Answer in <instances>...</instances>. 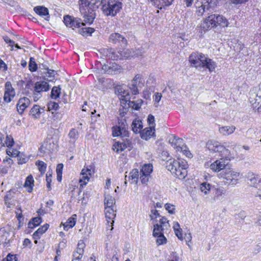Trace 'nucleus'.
Here are the masks:
<instances>
[{
    "label": "nucleus",
    "instance_id": "e433bc0d",
    "mask_svg": "<svg viewBox=\"0 0 261 261\" xmlns=\"http://www.w3.org/2000/svg\"><path fill=\"white\" fill-rule=\"evenodd\" d=\"M165 228L160 225L159 224L157 223L154 225L153 230V236L156 237V236L164 234V230Z\"/></svg>",
    "mask_w": 261,
    "mask_h": 261
},
{
    "label": "nucleus",
    "instance_id": "423d86ee",
    "mask_svg": "<svg viewBox=\"0 0 261 261\" xmlns=\"http://www.w3.org/2000/svg\"><path fill=\"white\" fill-rule=\"evenodd\" d=\"M206 147L212 152H219L221 155H224L229 159H233L228 149L221 145L220 143L214 140L208 141L206 144Z\"/></svg>",
    "mask_w": 261,
    "mask_h": 261
},
{
    "label": "nucleus",
    "instance_id": "72a5a7b5",
    "mask_svg": "<svg viewBox=\"0 0 261 261\" xmlns=\"http://www.w3.org/2000/svg\"><path fill=\"white\" fill-rule=\"evenodd\" d=\"M153 170V166L151 164H144L140 171V173L150 175Z\"/></svg>",
    "mask_w": 261,
    "mask_h": 261
},
{
    "label": "nucleus",
    "instance_id": "0eeeda50",
    "mask_svg": "<svg viewBox=\"0 0 261 261\" xmlns=\"http://www.w3.org/2000/svg\"><path fill=\"white\" fill-rule=\"evenodd\" d=\"M34 88L33 97L36 101L42 96V92L49 90L50 86L47 82L40 81L35 84Z\"/></svg>",
    "mask_w": 261,
    "mask_h": 261
},
{
    "label": "nucleus",
    "instance_id": "39448f33",
    "mask_svg": "<svg viewBox=\"0 0 261 261\" xmlns=\"http://www.w3.org/2000/svg\"><path fill=\"white\" fill-rule=\"evenodd\" d=\"M219 177L223 179L225 185L234 186L239 180L241 173L232 168H227L219 174Z\"/></svg>",
    "mask_w": 261,
    "mask_h": 261
},
{
    "label": "nucleus",
    "instance_id": "8fccbe9b",
    "mask_svg": "<svg viewBox=\"0 0 261 261\" xmlns=\"http://www.w3.org/2000/svg\"><path fill=\"white\" fill-rule=\"evenodd\" d=\"M84 252V250L76 248V250L74 252L73 256L75 259L80 260L82 258Z\"/></svg>",
    "mask_w": 261,
    "mask_h": 261
},
{
    "label": "nucleus",
    "instance_id": "9b49d317",
    "mask_svg": "<svg viewBox=\"0 0 261 261\" xmlns=\"http://www.w3.org/2000/svg\"><path fill=\"white\" fill-rule=\"evenodd\" d=\"M80 11L83 15L84 23L91 24L95 16V14L93 11L88 7L86 9L81 8Z\"/></svg>",
    "mask_w": 261,
    "mask_h": 261
},
{
    "label": "nucleus",
    "instance_id": "e2e57ef3",
    "mask_svg": "<svg viewBox=\"0 0 261 261\" xmlns=\"http://www.w3.org/2000/svg\"><path fill=\"white\" fill-rule=\"evenodd\" d=\"M14 144V141L13 138L7 136L6 140L5 141V144L6 146L10 147L13 145Z\"/></svg>",
    "mask_w": 261,
    "mask_h": 261
},
{
    "label": "nucleus",
    "instance_id": "79ce46f5",
    "mask_svg": "<svg viewBox=\"0 0 261 261\" xmlns=\"http://www.w3.org/2000/svg\"><path fill=\"white\" fill-rule=\"evenodd\" d=\"M33 185V177L32 175H29L27 177L24 186L25 187H29V188H30V190H29V192H31L32 190V186Z\"/></svg>",
    "mask_w": 261,
    "mask_h": 261
},
{
    "label": "nucleus",
    "instance_id": "a878e982",
    "mask_svg": "<svg viewBox=\"0 0 261 261\" xmlns=\"http://www.w3.org/2000/svg\"><path fill=\"white\" fill-rule=\"evenodd\" d=\"M236 127L233 125L224 126L219 127V132L224 136H228L232 134L235 130Z\"/></svg>",
    "mask_w": 261,
    "mask_h": 261
},
{
    "label": "nucleus",
    "instance_id": "20e7f679",
    "mask_svg": "<svg viewBox=\"0 0 261 261\" xmlns=\"http://www.w3.org/2000/svg\"><path fill=\"white\" fill-rule=\"evenodd\" d=\"M120 0H102L96 7H101L103 14L107 16H115L122 9Z\"/></svg>",
    "mask_w": 261,
    "mask_h": 261
},
{
    "label": "nucleus",
    "instance_id": "bb28decb",
    "mask_svg": "<svg viewBox=\"0 0 261 261\" xmlns=\"http://www.w3.org/2000/svg\"><path fill=\"white\" fill-rule=\"evenodd\" d=\"M132 130L136 134L141 132L143 128L142 121L139 119H135L132 123Z\"/></svg>",
    "mask_w": 261,
    "mask_h": 261
},
{
    "label": "nucleus",
    "instance_id": "f8f14e48",
    "mask_svg": "<svg viewBox=\"0 0 261 261\" xmlns=\"http://www.w3.org/2000/svg\"><path fill=\"white\" fill-rule=\"evenodd\" d=\"M15 96L14 89L12 87L10 82H7L5 84L4 100L7 102H10Z\"/></svg>",
    "mask_w": 261,
    "mask_h": 261
},
{
    "label": "nucleus",
    "instance_id": "b1692460",
    "mask_svg": "<svg viewBox=\"0 0 261 261\" xmlns=\"http://www.w3.org/2000/svg\"><path fill=\"white\" fill-rule=\"evenodd\" d=\"M34 11L39 15L43 17L46 16L45 17V19L46 20H49V13L47 8L43 6H36L34 8Z\"/></svg>",
    "mask_w": 261,
    "mask_h": 261
},
{
    "label": "nucleus",
    "instance_id": "052dcab7",
    "mask_svg": "<svg viewBox=\"0 0 261 261\" xmlns=\"http://www.w3.org/2000/svg\"><path fill=\"white\" fill-rule=\"evenodd\" d=\"M165 209L168 211V213L171 214H173L175 213L174 212V210H175V207H174V205L170 204V203H166L165 205Z\"/></svg>",
    "mask_w": 261,
    "mask_h": 261
},
{
    "label": "nucleus",
    "instance_id": "ea45409f",
    "mask_svg": "<svg viewBox=\"0 0 261 261\" xmlns=\"http://www.w3.org/2000/svg\"><path fill=\"white\" fill-rule=\"evenodd\" d=\"M81 24L84 25L85 23H84V22H81V19L80 18H74L73 19L71 26L69 28H71L73 30H74L75 28H79L81 27Z\"/></svg>",
    "mask_w": 261,
    "mask_h": 261
},
{
    "label": "nucleus",
    "instance_id": "cd10ccee",
    "mask_svg": "<svg viewBox=\"0 0 261 261\" xmlns=\"http://www.w3.org/2000/svg\"><path fill=\"white\" fill-rule=\"evenodd\" d=\"M54 144H51L48 141L44 142L40 148L41 152L49 153L53 151Z\"/></svg>",
    "mask_w": 261,
    "mask_h": 261
},
{
    "label": "nucleus",
    "instance_id": "37998d69",
    "mask_svg": "<svg viewBox=\"0 0 261 261\" xmlns=\"http://www.w3.org/2000/svg\"><path fill=\"white\" fill-rule=\"evenodd\" d=\"M68 136L70 139L72 140L73 141H75L79 138V132L75 128H72L69 132Z\"/></svg>",
    "mask_w": 261,
    "mask_h": 261
},
{
    "label": "nucleus",
    "instance_id": "f3484780",
    "mask_svg": "<svg viewBox=\"0 0 261 261\" xmlns=\"http://www.w3.org/2000/svg\"><path fill=\"white\" fill-rule=\"evenodd\" d=\"M182 142V139L179 138H174L172 142V143L175 144L176 146V148L178 150L180 149L181 151L183 152L184 154L186 155L189 158H191L192 157V153L188 150L187 146H182L180 147L179 145Z\"/></svg>",
    "mask_w": 261,
    "mask_h": 261
},
{
    "label": "nucleus",
    "instance_id": "2eb2a0df",
    "mask_svg": "<svg viewBox=\"0 0 261 261\" xmlns=\"http://www.w3.org/2000/svg\"><path fill=\"white\" fill-rule=\"evenodd\" d=\"M92 173L91 169L87 167L84 168L81 172L80 178L79 182L81 183L80 186L83 187L87 185L89 182L90 177L91 176Z\"/></svg>",
    "mask_w": 261,
    "mask_h": 261
},
{
    "label": "nucleus",
    "instance_id": "4468645a",
    "mask_svg": "<svg viewBox=\"0 0 261 261\" xmlns=\"http://www.w3.org/2000/svg\"><path fill=\"white\" fill-rule=\"evenodd\" d=\"M247 183L252 187H257L261 182V178L257 174L249 172L246 175Z\"/></svg>",
    "mask_w": 261,
    "mask_h": 261
},
{
    "label": "nucleus",
    "instance_id": "f704fd0d",
    "mask_svg": "<svg viewBox=\"0 0 261 261\" xmlns=\"http://www.w3.org/2000/svg\"><path fill=\"white\" fill-rule=\"evenodd\" d=\"M94 31V29L92 28L87 27L80 29L78 30L79 33L83 36H87L91 35Z\"/></svg>",
    "mask_w": 261,
    "mask_h": 261
},
{
    "label": "nucleus",
    "instance_id": "4d7b16f0",
    "mask_svg": "<svg viewBox=\"0 0 261 261\" xmlns=\"http://www.w3.org/2000/svg\"><path fill=\"white\" fill-rule=\"evenodd\" d=\"M150 175L140 173V178L143 184H147L149 181Z\"/></svg>",
    "mask_w": 261,
    "mask_h": 261
},
{
    "label": "nucleus",
    "instance_id": "c85d7f7f",
    "mask_svg": "<svg viewBox=\"0 0 261 261\" xmlns=\"http://www.w3.org/2000/svg\"><path fill=\"white\" fill-rule=\"evenodd\" d=\"M49 225L45 224L43 226L39 227L33 234V238L35 239H38L40 236L44 233L48 228Z\"/></svg>",
    "mask_w": 261,
    "mask_h": 261
},
{
    "label": "nucleus",
    "instance_id": "bf43d9fd",
    "mask_svg": "<svg viewBox=\"0 0 261 261\" xmlns=\"http://www.w3.org/2000/svg\"><path fill=\"white\" fill-rule=\"evenodd\" d=\"M72 20L73 19L69 15H66L64 17V22L67 27L69 28L71 26Z\"/></svg>",
    "mask_w": 261,
    "mask_h": 261
},
{
    "label": "nucleus",
    "instance_id": "0e129e2a",
    "mask_svg": "<svg viewBox=\"0 0 261 261\" xmlns=\"http://www.w3.org/2000/svg\"><path fill=\"white\" fill-rule=\"evenodd\" d=\"M160 214L158 211L155 209L151 210V214H150V217L151 220L156 219L158 217H160Z\"/></svg>",
    "mask_w": 261,
    "mask_h": 261
},
{
    "label": "nucleus",
    "instance_id": "13d9d810",
    "mask_svg": "<svg viewBox=\"0 0 261 261\" xmlns=\"http://www.w3.org/2000/svg\"><path fill=\"white\" fill-rule=\"evenodd\" d=\"M159 222H160V224H159L160 225L162 226V227H163L165 228H167V227L169 226L168 221L167 219L164 217H162L160 219Z\"/></svg>",
    "mask_w": 261,
    "mask_h": 261
},
{
    "label": "nucleus",
    "instance_id": "9d476101",
    "mask_svg": "<svg viewBox=\"0 0 261 261\" xmlns=\"http://www.w3.org/2000/svg\"><path fill=\"white\" fill-rule=\"evenodd\" d=\"M115 93L118 96L121 105H124L125 106L130 100L128 92L122 87H117L115 89Z\"/></svg>",
    "mask_w": 261,
    "mask_h": 261
},
{
    "label": "nucleus",
    "instance_id": "864d4df0",
    "mask_svg": "<svg viewBox=\"0 0 261 261\" xmlns=\"http://www.w3.org/2000/svg\"><path fill=\"white\" fill-rule=\"evenodd\" d=\"M207 4L206 3H204V4H202L200 6L198 7L197 10V13H198V15L199 16L202 15L203 13L205 11V10H207Z\"/></svg>",
    "mask_w": 261,
    "mask_h": 261
},
{
    "label": "nucleus",
    "instance_id": "49530a36",
    "mask_svg": "<svg viewBox=\"0 0 261 261\" xmlns=\"http://www.w3.org/2000/svg\"><path fill=\"white\" fill-rule=\"evenodd\" d=\"M76 223V219L73 217H70L68 220L66 222V225L64 226V229L65 230L66 228V230L68 229L67 227L68 228H72L73 227Z\"/></svg>",
    "mask_w": 261,
    "mask_h": 261
},
{
    "label": "nucleus",
    "instance_id": "4c0bfd02",
    "mask_svg": "<svg viewBox=\"0 0 261 261\" xmlns=\"http://www.w3.org/2000/svg\"><path fill=\"white\" fill-rule=\"evenodd\" d=\"M41 222V218L40 217H35L31 219L28 223V227L30 228H34L36 226H38Z\"/></svg>",
    "mask_w": 261,
    "mask_h": 261
},
{
    "label": "nucleus",
    "instance_id": "338daca9",
    "mask_svg": "<svg viewBox=\"0 0 261 261\" xmlns=\"http://www.w3.org/2000/svg\"><path fill=\"white\" fill-rule=\"evenodd\" d=\"M147 121L150 127L154 128V117L152 115H149L147 118Z\"/></svg>",
    "mask_w": 261,
    "mask_h": 261
},
{
    "label": "nucleus",
    "instance_id": "f03ea898",
    "mask_svg": "<svg viewBox=\"0 0 261 261\" xmlns=\"http://www.w3.org/2000/svg\"><path fill=\"white\" fill-rule=\"evenodd\" d=\"M144 53V50L142 48H138L136 50L123 49L119 51H115L112 48L103 49V54L109 59L113 60L142 56Z\"/></svg>",
    "mask_w": 261,
    "mask_h": 261
},
{
    "label": "nucleus",
    "instance_id": "680f3d73",
    "mask_svg": "<svg viewBox=\"0 0 261 261\" xmlns=\"http://www.w3.org/2000/svg\"><path fill=\"white\" fill-rule=\"evenodd\" d=\"M125 139L123 140V143L125 149L127 148L128 150H130L132 147V142L129 139L127 138V137H125Z\"/></svg>",
    "mask_w": 261,
    "mask_h": 261
},
{
    "label": "nucleus",
    "instance_id": "a19ab883",
    "mask_svg": "<svg viewBox=\"0 0 261 261\" xmlns=\"http://www.w3.org/2000/svg\"><path fill=\"white\" fill-rule=\"evenodd\" d=\"M61 94V88L59 87H54L51 89V97L52 98L56 99L59 97Z\"/></svg>",
    "mask_w": 261,
    "mask_h": 261
},
{
    "label": "nucleus",
    "instance_id": "58836bf2",
    "mask_svg": "<svg viewBox=\"0 0 261 261\" xmlns=\"http://www.w3.org/2000/svg\"><path fill=\"white\" fill-rule=\"evenodd\" d=\"M115 200L114 198L112 197L110 195H107L105 198V204L106 207H111L113 206V204L115 203Z\"/></svg>",
    "mask_w": 261,
    "mask_h": 261
},
{
    "label": "nucleus",
    "instance_id": "603ef678",
    "mask_svg": "<svg viewBox=\"0 0 261 261\" xmlns=\"http://www.w3.org/2000/svg\"><path fill=\"white\" fill-rule=\"evenodd\" d=\"M200 190L203 192L204 194H207L210 190V185L206 182H203L200 185Z\"/></svg>",
    "mask_w": 261,
    "mask_h": 261
},
{
    "label": "nucleus",
    "instance_id": "5fc2aeb1",
    "mask_svg": "<svg viewBox=\"0 0 261 261\" xmlns=\"http://www.w3.org/2000/svg\"><path fill=\"white\" fill-rule=\"evenodd\" d=\"M121 106L122 108H120L119 109V115L121 117H123L126 114L129 107H128V105L127 107H126V105L125 106L124 105H121Z\"/></svg>",
    "mask_w": 261,
    "mask_h": 261
},
{
    "label": "nucleus",
    "instance_id": "7ed1b4c3",
    "mask_svg": "<svg viewBox=\"0 0 261 261\" xmlns=\"http://www.w3.org/2000/svg\"><path fill=\"white\" fill-rule=\"evenodd\" d=\"M166 167L172 174L179 179H184L187 176L188 164L185 161L170 160L167 162Z\"/></svg>",
    "mask_w": 261,
    "mask_h": 261
},
{
    "label": "nucleus",
    "instance_id": "c03bdc74",
    "mask_svg": "<svg viewBox=\"0 0 261 261\" xmlns=\"http://www.w3.org/2000/svg\"><path fill=\"white\" fill-rule=\"evenodd\" d=\"M29 68L32 72L36 71L37 69V65L35 62V59L33 57H31L30 59Z\"/></svg>",
    "mask_w": 261,
    "mask_h": 261
},
{
    "label": "nucleus",
    "instance_id": "412c9836",
    "mask_svg": "<svg viewBox=\"0 0 261 261\" xmlns=\"http://www.w3.org/2000/svg\"><path fill=\"white\" fill-rule=\"evenodd\" d=\"M5 201L6 204L8 207H11L15 204L16 201L15 198V193L13 191H9L5 197Z\"/></svg>",
    "mask_w": 261,
    "mask_h": 261
},
{
    "label": "nucleus",
    "instance_id": "09e8293b",
    "mask_svg": "<svg viewBox=\"0 0 261 261\" xmlns=\"http://www.w3.org/2000/svg\"><path fill=\"white\" fill-rule=\"evenodd\" d=\"M219 0H206L205 3L207 4V10H213L217 5Z\"/></svg>",
    "mask_w": 261,
    "mask_h": 261
},
{
    "label": "nucleus",
    "instance_id": "393cba45",
    "mask_svg": "<svg viewBox=\"0 0 261 261\" xmlns=\"http://www.w3.org/2000/svg\"><path fill=\"white\" fill-rule=\"evenodd\" d=\"M154 128L151 127L145 128L141 133V138L146 140L149 139L154 134Z\"/></svg>",
    "mask_w": 261,
    "mask_h": 261
},
{
    "label": "nucleus",
    "instance_id": "a211bd4d",
    "mask_svg": "<svg viewBox=\"0 0 261 261\" xmlns=\"http://www.w3.org/2000/svg\"><path fill=\"white\" fill-rule=\"evenodd\" d=\"M30 99L25 97L20 98L17 103V109L19 114H22L24 110L30 105Z\"/></svg>",
    "mask_w": 261,
    "mask_h": 261
},
{
    "label": "nucleus",
    "instance_id": "6e6d98bb",
    "mask_svg": "<svg viewBox=\"0 0 261 261\" xmlns=\"http://www.w3.org/2000/svg\"><path fill=\"white\" fill-rule=\"evenodd\" d=\"M59 108V105L56 102H49L47 104V109L48 111L57 110Z\"/></svg>",
    "mask_w": 261,
    "mask_h": 261
},
{
    "label": "nucleus",
    "instance_id": "aec40b11",
    "mask_svg": "<svg viewBox=\"0 0 261 261\" xmlns=\"http://www.w3.org/2000/svg\"><path fill=\"white\" fill-rule=\"evenodd\" d=\"M202 63L201 67L206 68L208 69L210 72L213 71L216 67V63L212 59L207 58L205 55L203 60H202Z\"/></svg>",
    "mask_w": 261,
    "mask_h": 261
},
{
    "label": "nucleus",
    "instance_id": "ddd939ff",
    "mask_svg": "<svg viewBox=\"0 0 261 261\" xmlns=\"http://www.w3.org/2000/svg\"><path fill=\"white\" fill-rule=\"evenodd\" d=\"M204 55L201 53H192L189 57V62L193 66L197 68L201 67Z\"/></svg>",
    "mask_w": 261,
    "mask_h": 261
},
{
    "label": "nucleus",
    "instance_id": "f257e3e1",
    "mask_svg": "<svg viewBox=\"0 0 261 261\" xmlns=\"http://www.w3.org/2000/svg\"><path fill=\"white\" fill-rule=\"evenodd\" d=\"M228 24L229 22L227 19L222 15L213 14L203 20L198 30L202 34L207 30L216 27L218 25L222 27H227Z\"/></svg>",
    "mask_w": 261,
    "mask_h": 261
},
{
    "label": "nucleus",
    "instance_id": "1a4fd4ad",
    "mask_svg": "<svg viewBox=\"0 0 261 261\" xmlns=\"http://www.w3.org/2000/svg\"><path fill=\"white\" fill-rule=\"evenodd\" d=\"M223 158L220 160H217L214 163L211 164L210 165V168L215 172H221L227 167H226L228 164V162L231 159L226 158L224 155H222Z\"/></svg>",
    "mask_w": 261,
    "mask_h": 261
},
{
    "label": "nucleus",
    "instance_id": "7c9ffc66",
    "mask_svg": "<svg viewBox=\"0 0 261 261\" xmlns=\"http://www.w3.org/2000/svg\"><path fill=\"white\" fill-rule=\"evenodd\" d=\"M122 70L121 67L115 63H113L110 66V68L107 70V74H116L121 72Z\"/></svg>",
    "mask_w": 261,
    "mask_h": 261
},
{
    "label": "nucleus",
    "instance_id": "4be33fe9",
    "mask_svg": "<svg viewBox=\"0 0 261 261\" xmlns=\"http://www.w3.org/2000/svg\"><path fill=\"white\" fill-rule=\"evenodd\" d=\"M226 195V190L222 187L216 188L213 199L214 201H223Z\"/></svg>",
    "mask_w": 261,
    "mask_h": 261
},
{
    "label": "nucleus",
    "instance_id": "dca6fc26",
    "mask_svg": "<svg viewBox=\"0 0 261 261\" xmlns=\"http://www.w3.org/2000/svg\"><path fill=\"white\" fill-rule=\"evenodd\" d=\"M109 42L114 44H119L124 46L127 44L126 39L119 33H113L109 37Z\"/></svg>",
    "mask_w": 261,
    "mask_h": 261
},
{
    "label": "nucleus",
    "instance_id": "6e6552de",
    "mask_svg": "<svg viewBox=\"0 0 261 261\" xmlns=\"http://www.w3.org/2000/svg\"><path fill=\"white\" fill-rule=\"evenodd\" d=\"M249 101L255 109L261 102V83L249 93Z\"/></svg>",
    "mask_w": 261,
    "mask_h": 261
},
{
    "label": "nucleus",
    "instance_id": "69168bd1",
    "mask_svg": "<svg viewBox=\"0 0 261 261\" xmlns=\"http://www.w3.org/2000/svg\"><path fill=\"white\" fill-rule=\"evenodd\" d=\"M137 85V83H133V82H132V84L130 85V89H131L134 95H136L139 93Z\"/></svg>",
    "mask_w": 261,
    "mask_h": 261
},
{
    "label": "nucleus",
    "instance_id": "a18cd8bd",
    "mask_svg": "<svg viewBox=\"0 0 261 261\" xmlns=\"http://www.w3.org/2000/svg\"><path fill=\"white\" fill-rule=\"evenodd\" d=\"M39 171L41 173H44L46 169V164L43 161H38L36 163Z\"/></svg>",
    "mask_w": 261,
    "mask_h": 261
},
{
    "label": "nucleus",
    "instance_id": "473e14b6",
    "mask_svg": "<svg viewBox=\"0 0 261 261\" xmlns=\"http://www.w3.org/2000/svg\"><path fill=\"white\" fill-rule=\"evenodd\" d=\"M143 103V100L141 99H138L136 101H130L129 100L128 102L127 103V105L128 107H132L136 110H139Z\"/></svg>",
    "mask_w": 261,
    "mask_h": 261
},
{
    "label": "nucleus",
    "instance_id": "6ab92c4d",
    "mask_svg": "<svg viewBox=\"0 0 261 261\" xmlns=\"http://www.w3.org/2000/svg\"><path fill=\"white\" fill-rule=\"evenodd\" d=\"M105 215L106 220L107 221L108 225L109 223L111 226V230H112L113 227V223L114 222V219L115 217L116 214H115V212L112 208L111 207H106L105 208Z\"/></svg>",
    "mask_w": 261,
    "mask_h": 261
},
{
    "label": "nucleus",
    "instance_id": "c756f323",
    "mask_svg": "<svg viewBox=\"0 0 261 261\" xmlns=\"http://www.w3.org/2000/svg\"><path fill=\"white\" fill-rule=\"evenodd\" d=\"M139 177V171L137 169H134L129 174L128 178L130 180L131 184L137 183Z\"/></svg>",
    "mask_w": 261,
    "mask_h": 261
},
{
    "label": "nucleus",
    "instance_id": "3c124183",
    "mask_svg": "<svg viewBox=\"0 0 261 261\" xmlns=\"http://www.w3.org/2000/svg\"><path fill=\"white\" fill-rule=\"evenodd\" d=\"M113 149L116 152L122 151L125 149L123 142H118L114 145Z\"/></svg>",
    "mask_w": 261,
    "mask_h": 261
},
{
    "label": "nucleus",
    "instance_id": "5701e85b",
    "mask_svg": "<svg viewBox=\"0 0 261 261\" xmlns=\"http://www.w3.org/2000/svg\"><path fill=\"white\" fill-rule=\"evenodd\" d=\"M44 112L43 108H41L39 106L35 105L31 109L30 111V115L34 119L39 118L41 113Z\"/></svg>",
    "mask_w": 261,
    "mask_h": 261
},
{
    "label": "nucleus",
    "instance_id": "c9c22d12",
    "mask_svg": "<svg viewBox=\"0 0 261 261\" xmlns=\"http://www.w3.org/2000/svg\"><path fill=\"white\" fill-rule=\"evenodd\" d=\"M112 135L114 137L122 136V137H128V135H125L121 131V129L117 125L112 127Z\"/></svg>",
    "mask_w": 261,
    "mask_h": 261
},
{
    "label": "nucleus",
    "instance_id": "2f4dec72",
    "mask_svg": "<svg viewBox=\"0 0 261 261\" xmlns=\"http://www.w3.org/2000/svg\"><path fill=\"white\" fill-rule=\"evenodd\" d=\"M118 126L121 129V131H122L123 133H125V135H128V132L127 130V124L125 119H119Z\"/></svg>",
    "mask_w": 261,
    "mask_h": 261
},
{
    "label": "nucleus",
    "instance_id": "774afa93",
    "mask_svg": "<svg viewBox=\"0 0 261 261\" xmlns=\"http://www.w3.org/2000/svg\"><path fill=\"white\" fill-rule=\"evenodd\" d=\"M2 261H17V259L15 255L9 254Z\"/></svg>",
    "mask_w": 261,
    "mask_h": 261
},
{
    "label": "nucleus",
    "instance_id": "de8ad7c7",
    "mask_svg": "<svg viewBox=\"0 0 261 261\" xmlns=\"http://www.w3.org/2000/svg\"><path fill=\"white\" fill-rule=\"evenodd\" d=\"M155 237H157L156 242L158 245H161L166 243L167 239L164 234L156 236Z\"/></svg>",
    "mask_w": 261,
    "mask_h": 261
}]
</instances>
